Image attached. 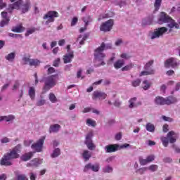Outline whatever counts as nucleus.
<instances>
[{"label":"nucleus","mask_w":180,"mask_h":180,"mask_svg":"<svg viewBox=\"0 0 180 180\" xmlns=\"http://www.w3.org/2000/svg\"><path fill=\"white\" fill-rule=\"evenodd\" d=\"M146 129L147 131H149L150 133H154V131H155V127L150 122L146 124Z\"/></svg>","instance_id":"31"},{"label":"nucleus","mask_w":180,"mask_h":180,"mask_svg":"<svg viewBox=\"0 0 180 180\" xmlns=\"http://www.w3.org/2000/svg\"><path fill=\"white\" fill-rule=\"evenodd\" d=\"M36 176H37L36 174L33 172L30 173V180H36Z\"/></svg>","instance_id":"63"},{"label":"nucleus","mask_w":180,"mask_h":180,"mask_svg":"<svg viewBox=\"0 0 180 180\" xmlns=\"http://www.w3.org/2000/svg\"><path fill=\"white\" fill-rule=\"evenodd\" d=\"M147 169H148L147 167H142V168L137 169L136 171V172H139V174H143V173L146 172V171H147Z\"/></svg>","instance_id":"50"},{"label":"nucleus","mask_w":180,"mask_h":180,"mask_svg":"<svg viewBox=\"0 0 180 180\" xmlns=\"http://www.w3.org/2000/svg\"><path fill=\"white\" fill-rule=\"evenodd\" d=\"M92 137H94V132L90 131L86 136L85 144L87 146L89 150H95V144L92 142Z\"/></svg>","instance_id":"13"},{"label":"nucleus","mask_w":180,"mask_h":180,"mask_svg":"<svg viewBox=\"0 0 180 180\" xmlns=\"http://www.w3.org/2000/svg\"><path fill=\"white\" fill-rule=\"evenodd\" d=\"M115 58H116V53H112L111 58L108 60V64L113 63Z\"/></svg>","instance_id":"56"},{"label":"nucleus","mask_w":180,"mask_h":180,"mask_svg":"<svg viewBox=\"0 0 180 180\" xmlns=\"http://www.w3.org/2000/svg\"><path fill=\"white\" fill-rule=\"evenodd\" d=\"M103 172H105V174H110L113 172V167L108 165L103 168Z\"/></svg>","instance_id":"34"},{"label":"nucleus","mask_w":180,"mask_h":180,"mask_svg":"<svg viewBox=\"0 0 180 180\" xmlns=\"http://www.w3.org/2000/svg\"><path fill=\"white\" fill-rule=\"evenodd\" d=\"M178 102V98L176 97L170 96L165 98V105H174V103H176Z\"/></svg>","instance_id":"20"},{"label":"nucleus","mask_w":180,"mask_h":180,"mask_svg":"<svg viewBox=\"0 0 180 180\" xmlns=\"http://www.w3.org/2000/svg\"><path fill=\"white\" fill-rule=\"evenodd\" d=\"M16 57V53L15 52H11L5 56L6 60H8L9 63H13Z\"/></svg>","instance_id":"29"},{"label":"nucleus","mask_w":180,"mask_h":180,"mask_svg":"<svg viewBox=\"0 0 180 180\" xmlns=\"http://www.w3.org/2000/svg\"><path fill=\"white\" fill-rule=\"evenodd\" d=\"M28 95L31 101H34L36 98V89L34 87H30L28 90Z\"/></svg>","instance_id":"22"},{"label":"nucleus","mask_w":180,"mask_h":180,"mask_svg":"<svg viewBox=\"0 0 180 180\" xmlns=\"http://www.w3.org/2000/svg\"><path fill=\"white\" fill-rule=\"evenodd\" d=\"M141 81H140V79H136L134 80V82H132V86H139V85H140Z\"/></svg>","instance_id":"53"},{"label":"nucleus","mask_w":180,"mask_h":180,"mask_svg":"<svg viewBox=\"0 0 180 180\" xmlns=\"http://www.w3.org/2000/svg\"><path fill=\"white\" fill-rule=\"evenodd\" d=\"M82 20L84 22L85 26H88L89 23H91L93 22L94 19H92V17L91 15H87L82 18Z\"/></svg>","instance_id":"26"},{"label":"nucleus","mask_w":180,"mask_h":180,"mask_svg":"<svg viewBox=\"0 0 180 180\" xmlns=\"http://www.w3.org/2000/svg\"><path fill=\"white\" fill-rule=\"evenodd\" d=\"M44 140H46V136H42L36 143H33L31 146L32 150H34L37 153H41L43 151Z\"/></svg>","instance_id":"10"},{"label":"nucleus","mask_w":180,"mask_h":180,"mask_svg":"<svg viewBox=\"0 0 180 180\" xmlns=\"http://www.w3.org/2000/svg\"><path fill=\"white\" fill-rule=\"evenodd\" d=\"M2 120H4L5 122H13V120H15V116L13 115L0 116V122H2Z\"/></svg>","instance_id":"24"},{"label":"nucleus","mask_w":180,"mask_h":180,"mask_svg":"<svg viewBox=\"0 0 180 180\" xmlns=\"http://www.w3.org/2000/svg\"><path fill=\"white\" fill-rule=\"evenodd\" d=\"M9 141H11V139H9V138L8 137H4L1 139V143H2L3 144L9 143Z\"/></svg>","instance_id":"55"},{"label":"nucleus","mask_w":180,"mask_h":180,"mask_svg":"<svg viewBox=\"0 0 180 180\" xmlns=\"http://www.w3.org/2000/svg\"><path fill=\"white\" fill-rule=\"evenodd\" d=\"M86 124L87 126H91V127H95V126H96V122L91 118H89L86 121Z\"/></svg>","instance_id":"37"},{"label":"nucleus","mask_w":180,"mask_h":180,"mask_svg":"<svg viewBox=\"0 0 180 180\" xmlns=\"http://www.w3.org/2000/svg\"><path fill=\"white\" fill-rule=\"evenodd\" d=\"M53 72H56V69L53 67H50L48 68V74H53Z\"/></svg>","instance_id":"62"},{"label":"nucleus","mask_w":180,"mask_h":180,"mask_svg":"<svg viewBox=\"0 0 180 180\" xmlns=\"http://www.w3.org/2000/svg\"><path fill=\"white\" fill-rule=\"evenodd\" d=\"M113 160H115V156L108 157V158L105 160V162H107L108 164H110V162H112V161H113Z\"/></svg>","instance_id":"60"},{"label":"nucleus","mask_w":180,"mask_h":180,"mask_svg":"<svg viewBox=\"0 0 180 180\" xmlns=\"http://www.w3.org/2000/svg\"><path fill=\"white\" fill-rule=\"evenodd\" d=\"M22 61L25 64H29V65H30V61H32V59H30L27 57H24L22 58Z\"/></svg>","instance_id":"52"},{"label":"nucleus","mask_w":180,"mask_h":180,"mask_svg":"<svg viewBox=\"0 0 180 180\" xmlns=\"http://www.w3.org/2000/svg\"><path fill=\"white\" fill-rule=\"evenodd\" d=\"M58 81V73L51 76L48 77L45 80V86L44 87L46 91L51 89V88L57 85V82Z\"/></svg>","instance_id":"7"},{"label":"nucleus","mask_w":180,"mask_h":180,"mask_svg":"<svg viewBox=\"0 0 180 180\" xmlns=\"http://www.w3.org/2000/svg\"><path fill=\"white\" fill-rule=\"evenodd\" d=\"M78 22V18L74 17L71 22V26H75Z\"/></svg>","instance_id":"58"},{"label":"nucleus","mask_w":180,"mask_h":180,"mask_svg":"<svg viewBox=\"0 0 180 180\" xmlns=\"http://www.w3.org/2000/svg\"><path fill=\"white\" fill-rule=\"evenodd\" d=\"M162 120H164L165 122H174V120H172V118L169 117H167L165 115H162Z\"/></svg>","instance_id":"49"},{"label":"nucleus","mask_w":180,"mask_h":180,"mask_svg":"<svg viewBox=\"0 0 180 180\" xmlns=\"http://www.w3.org/2000/svg\"><path fill=\"white\" fill-rule=\"evenodd\" d=\"M11 19H7V20H2L0 21V27H4V26H6L9 24V21Z\"/></svg>","instance_id":"43"},{"label":"nucleus","mask_w":180,"mask_h":180,"mask_svg":"<svg viewBox=\"0 0 180 180\" xmlns=\"http://www.w3.org/2000/svg\"><path fill=\"white\" fill-rule=\"evenodd\" d=\"M149 171H151L152 172H155L157 169H158V166L156 165H151L148 167H147Z\"/></svg>","instance_id":"45"},{"label":"nucleus","mask_w":180,"mask_h":180,"mask_svg":"<svg viewBox=\"0 0 180 180\" xmlns=\"http://www.w3.org/2000/svg\"><path fill=\"white\" fill-rule=\"evenodd\" d=\"M43 164V159L35 158L27 165V167H39Z\"/></svg>","instance_id":"19"},{"label":"nucleus","mask_w":180,"mask_h":180,"mask_svg":"<svg viewBox=\"0 0 180 180\" xmlns=\"http://www.w3.org/2000/svg\"><path fill=\"white\" fill-rule=\"evenodd\" d=\"M87 37H88V35H86V34H84L83 37H82V35H79V37H78V39H77V40H78L79 41V40H81V39H82L79 41V44H80L81 46H82V44H84V42L85 41V40H86Z\"/></svg>","instance_id":"41"},{"label":"nucleus","mask_w":180,"mask_h":180,"mask_svg":"<svg viewBox=\"0 0 180 180\" xmlns=\"http://www.w3.org/2000/svg\"><path fill=\"white\" fill-rule=\"evenodd\" d=\"M1 18H2L3 20H8V19H11L8 16V12H6V11L1 12Z\"/></svg>","instance_id":"48"},{"label":"nucleus","mask_w":180,"mask_h":180,"mask_svg":"<svg viewBox=\"0 0 180 180\" xmlns=\"http://www.w3.org/2000/svg\"><path fill=\"white\" fill-rule=\"evenodd\" d=\"M154 64V60H149L146 65H145V70L144 71H142L140 74V77H144V75H153L155 72V70L153 69L152 65Z\"/></svg>","instance_id":"9"},{"label":"nucleus","mask_w":180,"mask_h":180,"mask_svg":"<svg viewBox=\"0 0 180 180\" xmlns=\"http://www.w3.org/2000/svg\"><path fill=\"white\" fill-rule=\"evenodd\" d=\"M49 101L50 102H51V103H57V97H56V95L53 93H51L49 94Z\"/></svg>","instance_id":"40"},{"label":"nucleus","mask_w":180,"mask_h":180,"mask_svg":"<svg viewBox=\"0 0 180 180\" xmlns=\"http://www.w3.org/2000/svg\"><path fill=\"white\" fill-rule=\"evenodd\" d=\"M40 60L39 59H31L30 65L31 67H39L40 65Z\"/></svg>","instance_id":"35"},{"label":"nucleus","mask_w":180,"mask_h":180,"mask_svg":"<svg viewBox=\"0 0 180 180\" xmlns=\"http://www.w3.org/2000/svg\"><path fill=\"white\" fill-rule=\"evenodd\" d=\"M110 13H106V14H101L99 18H98V21H101L102 19H106L107 18H111L112 14Z\"/></svg>","instance_id":"42"},{"label":"nucleus","mask_w":180,"mask_h":180,"mask_svg":"<svg viewBox=\"0 0 180 180\" xmlns=\"http://www.w3.org/2000/svg\"><path fill=\"white\" fill-rule=\"evenodd\" d=\"M60 154L61 150L60 148H57L53 150V153L51 154V158H57V157H59Z\"/></svg>","instance_id":"33"},{"label":"nucleus","mask_w":180,"mask_h":180,"mask_svg":"<svg viewBox=\"0 0 180 180\" xmlns=\"http://www.w3.org/2000/svg\"><path fill=\"white\" fill-rule=\"evenodd\" d=\"M180 89V82L176 84L174 91H178Z\"/></svg>","instance_id":"64"},{"label":"nucleus","mask_w":180,"mask_h":180,"mask_svg":"<svg viewBox=\"0 0 180 180\" xmlns=\"http://www.w3.org/2000/svg\"><path fill=\"white\" fill-rule=\"evenodd\" d=\"M167 32H168V28L165 27H158L149 32V37L151 40L160 39V37H162Z\"/></svg>","instance_id":"5"},{"label":"nucleus","mask_w":180,"mask_h":180,"mask_svg":"<svg viewBox=\"0 0 180 180\" xmlns=\"http://www.w3.org/2000/svg\"><path fill=\"white\" fill-rule=\"evenodd\" d=\"M104 150L105 153H115L119 150L118 144H110L105 146Z\"/></svg>","instance_id":"16"},{"label":"nucleus","mask_w":180,"mask_h":180,"mask_svg":"<svg viewBox=\"0 0 180 180\" xmlns=\"http://www.w3.org/2000/svg\"><path fill=\"white\" fill-rule=\"evenodd\" d=\"M45 104H46V100L44 99L37 100L36 103L37 106H43Z\"/></svg>","instance_id":"47"},{"label":"nucleus","mask_w":180,"mask_h":180,"mask_svg":"<svg viewBox=\"0 0 180 180\" xmlns=\"http://www.w3.org/2000/svg\"><path fill=\"white\" fill-rule=\"evenodd\" d=\"M134 68V63H129L126 66L122 68V71H130L132 68Z\"/></svg>","instance_id":"38"},{"label":"nucleus","mask_w":180,"mask_h":180,"mask_svg":"<svg viewBox=\"0 0 180 180\" xmlns=\"http://www.w3.org/2000/svg\"><path fill=\"white\" fill-rule=\"evenodd\" d=\"M136 101L137 98L136 97H134L129 101V108L130 109H133V108H137V104H136Z\"/></svg>","instance_id":"32"},{"label":"nucleus","mask_w":180,"mask_h":180,"mask_svg":"<svg viewBox=\"0 0 180 180\" xmlns=\"http://www.w3.org/2000/svg\"><path fill=\"white\" fill-rule=\"evenodd\" d=\"M172 148L173 150H174V151L176 153H177L178 154H180V148L176 146V145H172Z\"/></svg>","instance_id":"59"},{"label":"nucleus","mask_w":180,"mask_h":180,"mask_svg":"<svg viewBox=\"0 0 180 180\" xmlns=\"http://www.w3.org/2000/svg\"><path fill=\"white\" fill-rule=\"evenodd\" d=\"M18 180H29L25 174H20L18 176Z\"/></svg>","instance_id":"57"},{"label":"nucleus","mask_w":180,"mask_h":180,"mask_svg":"<svg viewBox=\"0 0 180 180\" xmlns=\"http://www.w3.org/2000/svg\"><path fill=\"white\" fill-rule=\"evenodd\" d=\"M82 157L84 160V161H89V158L92 157V153L89 152V150H84L82 153Z\"/></svg>","instance_id":"27"},{"label":"nucleus","mask_w":180,"mask_h":180,"mask_svg":"<svg viewBox=\"0 0 180 180\" xmlns=\"http://www.w3.org/2000/svg\"><path fill=\"white\" fill-rule=\"evenodd\" d=\"M82 69H79L77 72V78H81L82 79H84V77L82 76Z\"/></svg>","instance_id":"51"},{"label":"nucleus","mask_w":180,"mask_h":180,"mask_svg":"<svg viewBox=\"0 0 180 180\" xmlns=\"http://www.w3.org/2000/svg\"><path fill=\"white\" fill-rule=\"evenodd\" d=\"M115 46H120L122 44H123V40H122V39H118L115 41Z\"/></svg>","instance_id":"54"},{"label":"nucleus","mask_w":180,"mask_h":180,"mask_svg":"<svg viewBox=\"0 0 180 180\" xmlns=\"http://www.w3.org/2000/svg\"><path fill=\"white\" fill-rule=\"evenodd\" d=\"M92 99L94 101H96V99H100V101H103V99H106V94L101 91H94L93 94Z\"/></svg>","instance_id":"17"},{"label":"nucleus","mask_w":180,"mask_h":180,"mask_svg":"<svg viewBox=\"0 0 180 180\" xmlns=\"http://www.w3.org/2000/svg\"><path fill=\"white\" fill-rule=\"evenodd\" d=\"M155 160V156L154 155H149L146 157V159H143L142 158H139V164L141 165H147V164H150V162H153Z\"/></svg>","instance_id":"15"},{"label":"nucleus","mask_w":180,"mask_h":180,"mask_svg":"<svg viewBox=\"0 0 180 180\" xmlns=\"http://www.w3.org/2000/svg\"><path fill=\"white\" fill-rule=\"evenodd\" d=\"M72 58H74V51H70L66 53L63 56V61L65 64H68V63H71L72 61Z\"/></svg>","instance_id":"18"},{"label":"nucleus","mask_w":180,"mask_h":180,"mask_svg":"<svg viewBox=\"0 0 180 180\" xmlns=\"http://www.w3.org/2000/svg\"><path fill=\"white\" fill-rule=\"evenodd\" d=\"M124 65V60L123 59H119L117 61L114 63V68L115 70H119L120 68H122Z\"/></svg>","instance_id":"23"},{"label":"nucleus","mask_w":180,"mask_h":180,"mask_svg":"<svg viewBox=\"0 0 180 180\" xmlns=\"http://www.w3.org/2000/svg\"><path fill=\"white\" fill-rule=\"evenodd\" d=\"M121 58H123L124 60H129L131 58V56L129 53H123L120 55Z\"/></svg>","instance_id":"46"},{"label":"nucleus","mask_w":180,"mask_h":180,"mask_svg":"<svg viewBox=\"0 0 180 180\" xmlns=\"http://www.w3.org/2000/svg\"><path fill=\"white\" fill-rule=\"evenodd\" d=\"M58 12L54 11H49L43 17V19L46 20L45 25L49 26L50 23H53V22H54L55 18H58Z\"/></svg>","instance_id":"8"},{"label":"nucleus","mask_w":180,"mask_h":180,"mask_svg":"<svg viewBox=\"0 0 180 180\" xmlns=\"http://www.w3.org/2000/svg\"><path fill=\"white\" fill-rule=\"evenodd\" d=\"M61 129V126L58 124H55L50 126L49 132L50 133H57Z\"/></svg>","instance_id":"25"},{"label":"nucleus","mask_w":180,"mask_h":180,"mask_svg":"<svg viewBox=\"0 0 180 180\" xmlns=\"http://www.w3.org/2000/svg\"><path fill=\"white\" fill-rule=\"evenodd\" d=\"M30 1L27 0L25 2H23L22 0H18L17 2L9 6L8 8V12L12 13L13 9H17L21 11L22 13H27L31 8Z\"/></svg>","instance_id":"4"},{"label":"nucleus","mask_w":180,"mask_h":180,"mask_svg":"<svg viewBox=\"0 0 180 180\" xmlns=\"http://www.w3.org/2000/svg\"><path fill=\"white\" fill-rule=\"evenodd\" d=\"M151 86V83L148 82V80H144L143 82V88L144 91H147Z\"/></svg>","instance_id":"39"},{"label":"nucleus","mask_w":180,"mask_h":180,"mask_svg":"<svg viewBox=\"0 0 180 180\" xmlns=\"http://www.w3.org/2000/svg\"><path fill=\"white\" fill-rule=\"evenodd\" d=\"M110 49H112V44L102 43L101 46L95 50L94 63L97 67H101V65H105L106 63L103 61V58L106 57V55L103 53V50H109Z\"/></svg>","instance_id":"1"},{"label":"nucleus","mask_w":180,"mask_h":180,"mask_svg":"<svg viewBox=\"0 0 180 180\" xmlns=\"http://www.w3.org/2000/svg\"><path fill=\"white\" fill-rule=\"evenodd\" d=\"M114 21L110 19L103 22L100 26V30L101 32H110L113 27Z\"/></svg>","instance_id":"12"},{"label":"nucleus","mask_w":180,"mask_h":180,"mask_svg":"<svg viewBox=\"0 0 180 180\" xmlns=\"http://www.w3.org/2000/svg\"><path fill=\"white\" fill-rule=\"evenodd\" d=\"M179 60L175 58H169V59H167L165 62V68H169V67H171L172 68H176V67H179Z\"/></svg>","instance_id":"11"},{"label":"nucleus","mask_w":180,"mask_h":180,"mask_svg":"<svg viewBox=\"0 0 180 180\" xmlns=\"http://www.w3.org/2000/svg\"><path fill=\"white\" fill-rule=\"evenodd\" d=\"M158 23L159 25H164V23H168L167 26L169 27V32L172 31L171 29H179V24L172 19L165 12H161L158 17Z\"/></svg>","instance_id":"3"},{"label":"nucleus","mask_w":180,"mask_h":180,"mask_svg":"<svg viewBox=\"0 0 180 180\" xmlns=\"http://www.w3.org/2000/svg\"><path fill=\"white\" fill-rule=\"evenodd\" d=\"M20 151H22V145L18 144L10 153H7L4 155L0 162L1 165H6V167L12 165L11 160L19 158V153Z\"/></svg>","instance_id":"2"},{"label":"nucleus","mask_w":180,"mask_h":180,"mask_svg":"<svg viewBox=\"0 0 180 180\" xmlns=\"http://www.w3.org/2000/svg\"><path fill=\"white\" fill-rule=\"evenodd\" d=\"M32 143H33V141L27 140V141H24V145L25 146V147H29V146H30V144H32Z\"/></svg>","instance_id":"61"},{"label":"nucleus","mask_w":180,"mask_h":180,"mask_svg":"<svg viewBox=\"0 0 180 180\" xmlns=\"http://www.w3.org/2000/svg\"><path fill=\"white\" fill-rule=\"evenodd\" d=\"M162 3V0H155L154 3V13L155 12H158L160 11V8H161V4Z\"/></svg>","instance_id":"30"},{"label":"nucleus","mask_w":180,"mask_h":180,"mask_svg":"<svg viewBox=\"0 0 180 180\" xmlns=\"http://www.w3.org/2000/svg\"><path fill=\"white\" fill-rule=\"evenodd\" d=\"M23 26H22V25H20L18 26L13 27L12 32H14L15 33H22V32H23Z\"/></svg>","instance_id":"36"},{"label":"nucleus","mask_w":180,"mask_h":180,"mask_svg":"<svg viewBox=\"0 0 180 180\" xmlns=\"http://www.w3.org/2000/svg\"><path fill=\"white\" fill-rule=\"evenodd\" d=\"M34 154V153H33V152H30V153H25L22 155L21 160L22 161H29V160H30V158H32L33 157Z\"/></svg>","instance_id":"28"},{"label":"nucleus","mask_w":180,"mask_h":180,"mask_svg":"<svg viewBox=\"0 0 180 180\" xmlns=\"http://www.w3.org/2000/svg\"><path fill=\"white\" fill-rule=\"evenodd\" d=\"M36 32V28L32 27L27 30V32L25 34V36H30V34H33Z\"/></svg>","instance_id":"44"},{"label":"nucleus","mask_w":180,"mask_h":180,"mask_svg":"<svg viewBox=\"0 0 180 180\" xmlns=\"http://www.w3.org/2000/svg\"><path fill=\"white\" fill-rule=\"evenodd\" d=\"M176 139H178V134L175 133L174 131H171L167 134V137H161V141L164 147H167L168 143L174 144V143L176 141Z\"/></svg>","instance_id":"6"},{"label":"nucleus","mask_w":180,"mask_h":180,"mask_svg":"<svg viewBox=\"0 0 180 180\" xmlns=\"http://www.w3.org/2000/svg\"><path fill=\"white\" fill-rule=\"evenodd\" d=\"M101 168V165L99 163H88L87 165H85L84 171V172H88V171L91 170L93 171L94 172H98Z\"/></svg>","instance_id":"14"},{"label":"nucleus","mask_w":180,"mask_h":180,"mask_svg":"<svg viewBox=\"0 0 180 180\" xmlns=\"http://www.w3.org/2000/svg\"><path fill=\"white\" fill-rule=\"evenodd\" d=\"M154 102L155 103V105H158L160 106H162L164 105H165V98L162 97V96H156L154 99Z\"/></svg>","instance_id":"21"}]
</instances>
